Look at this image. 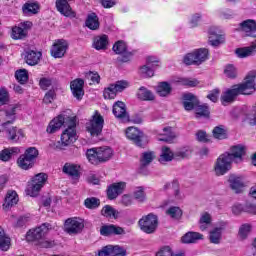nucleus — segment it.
<instances>
[{"label":"nucleus","mask_w":256,"mask_h":256,"mask_svg":"<svg viewBox=\"0 0 256 256\" xmlns=\"http://www.w3.org/2000/svg\"><path fill=\"white\" fill-rule=\"evenodd\" d=\"M12 39H24L27 37V30L23 29L21 26H15L12 28Z\"/></svg>","instance_id":"obj_48"},{"label":"nucleus","mask_w":256,"mask_h":256,"mask_svg":"<svg viewBox=\"0 0 256 256\" xmlns=\"http://www.w3.org/2000/svg\"><path fill=\"white\" fill-rule=\"evenodd\" d=\"M9 247H11V238L5 234L3 228H0V249L2 251H8Z\"/></svg>","instance_id":"obj_44"},{"label":"nucleus","mask_w":256,"mask_h":256,"mask_svg":"<svg viewBox=\"0 0 256 256\" xmlns=\"http://www.w3.org/2000/svg\"><path fill=\"white\" fill-rule=\"evenodd\" d=\"M8 139L13 143H19L25 135L23 134V130L18 129L17 127H11L7 130Z\"/></svg>","instance_id":"obj_35"},{"label":"nucleus","mask_w":256,"mask_h":256,"mask_svg":"<svg viewBox=\"0 0 256 256\" xmlns=\"http://www.w3.org/2000/svg\"><path fill=\"white\" fill-rule=\"evenodd\" d=\"M228 181L230 183L231 189L235 191V193H243V190L245 189V183L241 177L231 175Z\"/></svg>","instance_id":"obj_25"},{"label":"nucleus","mask_w":256,"mask_h":256,"mask_svg":"<svg viewBox=\"0 0 256 256\" xmlns=\"http://www.w3.org/2000/svg\"><path fill=\"white\" fill-rule=\"evenodd\" d=\"M199 223H200V229L202 231H205V229H207V227L211 225V214H209L208 212L202 213Z\"/></svg>","instance_id":"obj_47"},{"label":"nucleus","mask_w":256,"mask_h":256,"mask_svg":"<svg viewBox=\"0 0 256 256\" xmlns=\"http://www.w3.org/2000/svg\"><path fill=\"white\" fill-rule=\"evenodd\" d=\"M126 187H127V183L125 182H116V183L110 184L107 188L108 199L110 201H114V199H117L119 195H122Z\"/></svg>","instance_id":"obj_16"},{"label":"nucleus","mask_w":256,"mask_h":256,"mask_svg":"<svg viewBox=\"0 0 256 256\" xmlns=\"http://www.w3.org/2000/svg\"><path fill=\"white\" fill-rule=\"evenodd\" d=\"M62 132L61 140L54 143V149H58L59 151L65 149V147H69L71 143H75L77 141V119H69V125Z\"/></svg>","instance_id":"obj_3"},{"label":"nucleus","mask_w":256,"mask_h":256,"mask_svg":"<svg viewBox=\"0 0 256 256\" xmlns=\"http://www.w3.org/2000/svg\"><path fill=\"white\" fill-rule=\"evenodd\" d=\"M85 79L88 81H92V83H97L99 84L101 82V76H99V73L89 71L85 73Z\"/></svg>","instance_id":"obj_57"},{"label":"nucleus","mask_w":256,"mask_h":256,"mask_svg":"<svg viewBox=\"0 0 256 256\" xmlns=\"http://www.w3.org/2000/svg\"><path fill=\"white\" fill-rule=\"evenodd\" d=\"M155 256H173V250L169 246L161 248Z\"/></svg>","instance_id":"obj_62"},{"label":"nucleus","mask_w":256,"mask_h":256,"mask_svg":"<svg viewBox=\"0 0 256 256\" xmlns=\"http://www.w3.org/2000/svg\"><path fill=\"white\" fill-rule=\"evenodd\" d=\"M85 227V222L81 218H68L64 223V231L68 235H78Z\"/></svg>","instance_id":"obj_11"},{"label":"nucleus","mask_w":256,"mask_h":256,"mask_svg":"<svg viewBox=\"0 0 256 256\" xmlns=\"http://www.w3.org/2000/svg\"><path fill=\"white\" fill-rule=\"evenodd\" d=\"M127 87H129V82L125 80L112 83L104 89L103 97L104 99H115V97H117V93H122V91H125Z\"/></svg>","instance_id":"obj_10"},{"label":"nucleus","mask_w":256,"mask_h":256,"mask_svg":"<svg viewBox=\"0 0 256 256\" xmlns=\"http://www.w3.org/2000/svg\"><path fill=\"white\" fill-rule=\"evenodd\" d=\"M208 39L209 43L213 47H219V45H222V43H225V36L219 34V29L217 27H211L208 30Z\"/></svg>","instance_id":"obj_20"},{"label":"nucleus","mask_w":256,"mask_h":256,"mask_svg":"<svg viewBox=\"0 0 256 256\" xmlns=\"http://www.w3.org/2000/svg\"><path fill=\"white\" fill-rule=\"evenodd\" d=\"M255 83L256 70L251 71L246 76L245 82L236 84L232 86V88L223 92L221 96L222 105H229V103H233L238 95H252V93H255L256 91Z\"/></svg>","instance_id":"obj_1"},{"label":"nucleus","mask_w":256,"mask_h":256,"mask_svg":"<svg viewBox=\"0 0 256 256\" xmlns=\"http://www.w3.org/2000/svg\"><path fill=\"white\" fill-rule=\"evenodd\" d=\"M101 215L106 219H119V211L111 205H105L101 210Z\"/></svg>","instance_id":"obj_36"},{"label":"nucleus","mask_w":256,"mask_h":256,"mask_svg":"<svg viewBox=\"0 0 256 256\" xmlns=\"http://www.w3.org/2000/svg\"><path fill=\"white\" fill-rule=\"evenodd\" d=\"M146 65L152 67L153 69H155V67H159V58L155 56H148L146 58Z\"/></svg>","instance_id":"obj_61"},{"label":"nucleus","mask_w":256,"mask_h":256,"mask_svg":"<svg viewBox=\"0 0 256 256\" xmlns=\"http://www.w3.org/2000/svg\"><path fill=\"white\" fill-rule=\"evenodd\" d=\"M86 157L92 165H99V163H106L113 157V150L107 146L91 148L86 151Z\"/></svg>","instance_id":"obj_4"},{"label":"nucleus","mask_w":256,"mask_h":256,"mask_svg":"<svg viewBox=\"0 0 256 256\" xmlns=\"http://www.w3.org/2000/svg\"><path fill=\"white\" fill-rule=\"evenodd\" d=\"M130 140L137 145V147H144L147 145V137L137 127H129Z\"/></svg>","instance_id":"obj_17"},{"label":"nucleus","mask_w":256,"mask_h":256,"mask_svg":"<svg viewBox=\"0 0 256 256\" xmlns=\"http://www.w3.org/2000/svg\"><path fill=\"white\" fill-rule=\"evenodd\" d=\"M84 205L87 209H97L101 205V200L95 197L87 198L84 201Z\"/></svg>","instance_id":"obj_51"},{"label":"nucleus","mask_w":256,"mask_h":256,"mask_svg":"<svg viewBox=\"0 0 256 256\" xmlns=\"http://www.w3.org/2000/svg\"><path fill=\"white\" fill-rule=\"evenodd\" d=\"M134 197L137 201H145V192L143 191V187H138L136 189Z\"/></svg>","instance_id":"obj_63"},{"label":"nucleus","mask_w":256,"mask_h":256,"mask_svg":"<svg viewBox=\"0 0 256 256\" xmlns=\"http://www.w3.org/2000/svg\"><path fill=\"white\" fill-rule=\"evenodd\" d=\"M112 113L117 119H125L127 117V106L122 101H117L113 105Z\"/></svg>","instance_id":"obj_28"},{"label":"nucleus","mask_w":256,"mask_h":256,"mask_svg":"<svg viewBox=\"0 0 256 256\" xmlns=\"http://www.w3.org/2000/svg\"><path fill=\"white\" fill-rule=\"evenodd\" d=\"M16 111H17V108L15 106H12L4 111V113H5L4 121L5 122L2 123V127L4 129H7V125H13L15 123V119L17 118L15 116Z\"/></svg>","instance_id":"obj_32"},{"label":"nucleus","mask_w":256,"mask_h":256,"mask_svg":"<svg viewBox=\"0 0 256 256\" xmlns=\"http://www.w3.org/2000/svg\"><path fill=\"white\" fill-rule=\"evenodd\" d=\"M17 203H19V195H17V192L13 190L8 191L3 203V208L6 210L11 209V207H15Z\"/></svg>","instance_id":"obj_24"},{"label":"nucleus","mask_w":256,"mask_h":256,"mask_svg":"<svg viewBox=\"0 0 256 256\" xmlns=\"http://www.w3.org/2000/svg\"><path fill=\"white\" fill-rule=\"evenodd\" d=\"M84 85L85 81L81 78L75 79L70 83V89L73 97L78 99V101H81L83 99V95H85V90H83Z\"/></svg>","instance_id":"obj_19"},{"label":"nucleus","mask_w":256,"mask_h":256,"mask_svg":"<svg viewBox=\"0 0 256 256\" xmlns=\"http://www.w3.org/2000/svg\"><path fill=\"white\" fill-rule=\"evenodd\" d=\"M104 125L105 119L98 111H95L94 115L86 123V131L90 133L91 137H100L103 133Z\"/></svg>","instance_id":"obj_5"},{"label":"nucleus","mask_w":256,"mask_h":256,"mask_svg":"<svg viewBox=\"0 0 256 256\" xmlns=\"http://www.w3.org/2000/svg\"><path fill=\"white\" fill-rule=\"evenodd\" d=\"M39 157V150L35 147H30L26 149L24 154H22L18 158V166L20 169H24L27 171V169H31L33 165H35V160Z\"/></svg>","instance_id":"obj_6"},{"label":"nucleus","mask_w":256,"mask_h":256,"mask_svg":"<svg viewBox=\"0 0 256 256\" xmlns=\"http://www.w3.org/2000/svg\"><path fill=\"white\" fill-rule=\"evenodd\" d=\"M173 91V87L168 82H160L156 87V93L159 97H169Z\"/></svg>","instance_id":"obj_34"},{"label":"nucleus","mask_w":256,"mask_h":256,"mask_svg":"<svg viewBox=\"0 0 256 256\" xmlns=\"http://www.w3.org/2000/svg\"><path fill=\"white\" fill-rule=\"evenodd\" d=\"M233 215H241L242 213H256V206L253 204H249L243 206L241 204H234L232 206Z\"/></svg>","instance_id":"obj_31"},{"label":"nucleus","mask_w":256,"mask_h":256,"mask_svg":"<svg viewBox=\"0 0 256 256\" xmlns=\"http://www.w3.org/2000/svg\"><path fill=\"white\" fill-rule=\"evenodd\" d=\"M140 229L144 233H154L157 229V216L148 214L146 217L139 220Z\"/></svg>","instance_id":"obj_15"},{"label":"nucleus","mask_w":256,"mask_h":256,"mask_svg":"<svg viewBox=\"0 0 256 256\" xmlns=\"http://www.w3.org/2000/svg\"><path fill=\"white\" fill-rule=\"evenodd\" d=\"M127 255V252L125 249L119 246H113L111 245V256H125Z\"/></svg>","instance_id":"obj_58"},{"label":"nucleus","mask_w":256,"mask_h":256,"mask_svg":"<svg viewBox=\"0 0 256 256\" xmlns=\"http://www.w3.org/2000/svg\"><path fill=\"white\" fill-rule=\"evenodd\" d=\"M240 31L247 37H256V21L253 19L244 20L240 23Z\"/></svg>","instance_id":"obj_21"},{"label":"nucleus","mask_w":256,"mask_h":256,"mask_svg":"<svg viewBox=\"0 0 256 256\" xmlns=\"http://www.w3.org/2000/svg\"><path fill=\"white\" fill-rule=\"evenodd\" d=\"M67 49H69V43L66 40L59 39L56 40L51 49L50 53L54 59H61L65 57V53H67Z\"/></svg>","instance_id":"obj_13"},{"label":"nucleus","mask_w":256,"mask_h":256,"mask_svg":"<svg viewBox=\"0 0 256 256\" xmlns=\"http://www.w3.org/2000/svg\"><path fill=\"white\" fill-rule=\"evenodd\" d=\"M69 119H75V117H70L65 114H60L58 117L54 118L48 125L46 131L47 133L53 134L57 133L59 129L67 127L69 125Z\"/></svg>","instance_id":"obj_12"},{"label":"nucleus","mask_w":256,"mask_h":256,"mask_svg":"<svg viewBox=\"0 0 256 256\" xmlns=\"http://www.w3.org/2000/svg\"><path fill=\"white\" fill-rule=\"evenodd\" d=\"M15 77L20 85H25L29 81V72L26 69H20L15 72Z\"/></svg>","instance_id":"obj_46"},{"label":"nucleus","mask_w":256,"mask_h":256,"mask_svg":"<svg viewBox=\"0 0 256 256\" xmlns=\"http://www.w3.org/2000/svg\"><path fill=\"white\" fill-rule=\"evenodd\" d=\"M224 75L229 77V79H235V77H237V68H235L232 64H228L224 69Z\"/></svg>","instance_id":"obj_56"},{"label":"nucleus","mask_w":256,"mask_h":256,"mask_svg":"<svg viewBox=\"0 0 256 256\" xmlns=\"http://www.w3.org/2000/svg\"><path fill=\"white\" fill-rule=\"evenodd\" d=\"M174 156L175 154L171 151V148L163 146L159 161L160 163H167L168 161H173Z\"/></svg>","instance_id":"obj_42"},{"label":"nucleus","mask_w":256,"mask_h":256,"mask_svg":"<svg viewBox=\"0 0 256 256\" xmlns=\"http://www.w3.org/2000/svg\"><path fill=\"white\" fill-rule=\"evenodd\" d=\"M155 152L153 151H145L141 154L140 157V163L142 165V167H147V165H151V163H153V161L155 160Z\"/></svg>","instance_id":"obj_38"},{"label":"nucleus","mask_w":256,"mask_h":256,"mask_svg":"<svg viewBox=\"0 0 256 256\" xmlns=\"http://www.w3.org/2000/svg\"><path fill=\"white\" fill-rule=\"evenodd\" d=\"M69 1L72 0H56V9L64 15L65 17H71L73 11L71 10V5H69Z\"/></svg>","instance_id":"obj_26"},{"label":"nucleus","mask_w":256,"mask_h":256,"mask_svg":"<svg viewBox=\"0 0 256 256\" xmlns=\"http://www.w3.org/2000/svg\"><path fill=\"white\" fill-rule=\"evenodd\" d=\"M42 53L40 51L35 50H28L25 52V62L27 65H30L31 67L38 65L39 61H41Z\"/></svg>","instance_id":"obj_22"},{"label":"nucleus","mask_w":256,"mask_h":256,"mask_svg":"<svg viewBox=\"0 0 256 256\" xmlns=\"http://www.w3.org/2000/svg\"><path fill=\"white\" fill-rule=\"evenodd\" d=\"M235 53L240 59H245V57H251V55H255L256 40L252 43L251 46L236 49Z\"/></svg>","instance_id":"obj_29"},{"label":"nucleus","mask_w":256,"mask_h":256,"mask_svg":"<svg viewBox=\"0 0 256 256\" xmlns=\"http://www.w3.org/2000/svg\"><path fill=\"white\" fill-rule=\"evenodd\" d=\"M112 51L119 55L117 57L118 63H127L129 61V51L127 50V43L123 42V40L117 41L113 47Z\"/></svg>","instance_id":"obj_14"},{"label":"nucleus","mask_w":256,"mask_h":256,"mask_svg":"<svg viewBox=\"0 0 256 256\" xmlns=\"http://www.w3.org/2000/svg\"><path fill=\"white\" fill-rule=\"evenodd\" d=\"M166 213L169 215V217H172V219H179L181 218V215H183V212L181 211V208L179 207H170Z\"/></svg>","instance_id":"obj_55"},{"label":"nucleus","mask_w":256,"mask_h":256,"mask_svg":"<svg viewBox=\"0 0 256 256\" xmlns=\"http://www.w3.org/2000/svg\"><path fill=\"white\" fill-rule=\"evenodd\" d=\"M53 229V226H51L50 223H43L39 227L29 230L26 234V240L31 241H41V239H44V237H47V233Z\"/></svg>","instance_id":"obj_9"},{"label":"nucleus","mask_w":256,"mask_h":256,"mask_svg":"<svg viewBox=\"0 0 256 256\" xmlns=\"http://www.w3.org/2000/svg\"><path fill=\"white\" fill-rule=\"evenodd\" d=\"M54 100H55V90H49L43 98V103H45L46 105H49V103H53Z\"/></svg>","instance_id":"obj_60"},{"label":"nucleus","mask_w":256,"mask_h":256,"mask_svg":"<svg viewBox=\"0 0 256 256\" xmlns=\"http://www.w3.org/2000/svg\"><path fill=\"white\" fill-rule=\"evenodd\" d=\"M137 97L141 101H153V99H155L153 92H151L149 89H147L143 86L139 88Z\"/></svg>","instance_id":"obj_41"},{"label":"nucleus","mask_w":256,"mask_h":256,"mask_svg":"<svg viewBox=\"0 0 256 256\" xmlns=\"http://www.w3.org/2000/svg\"><path fill=\"white\" fill-rule=\"evenodd\" d=\"M243 155H245V146L238 144L232 146L230 149V153H224L220 155L215 164H214V172L218 177L221 175H225L228 171H231V163L233 161H242Z\"/></svg>","instance_id":"obj_2"},{"label":"nucleus","mask_w":256,"mask_h":256,"mask_svg":"<svg viewBox=\"0 0 256 256\" xmlns=\"http://www.w3.org/2000/svg\"><path fill=\"white\" fill-rule=\"evenodd\" d=\"M109 45V36L103 34L100 36H96L93 41V47L96 49V51H104L107 49V46Z\"/></svg>","instance_id":"obj_30"},{"label":"nucleus","mask_w":256,"mask_h":256,"mask_svg":"<svg viewBox=\"0 0 256 256\" xmlns=\"http://www.w3.org/2000/svg\"><path fill=\"white\" fill-rule=\"evenodd\" d=\"M203 239V234L198 232H187L181 239L182 243H197Z\"/></svg>","instance_id":"obj_37"},{"label":"nucleus","mask_w":256,"mask_h":256,"mask_svg":"<svg viewBox=\"0 0 256 256\" xmlns=\"http://www.w3.org/2000/svg\"><path fill=\"white\" fill-rule=\"evenodd\" d=\"M252 228L251 224H242L239 228L238 237L242 240L247 239Z\"/></svg>","instance_id":"obj_49"},{"label":"nucleus","mask_w":256,"mask_h":256,"mask_svg":"<svg viewBox=\"0 0 256 256\" xmlns=\"http://www.w3.org/2000/svg\"><path fill=\"white\" fill-rule=\"evenodd\" d=\"M207 59H209V50L200 48L194 52L186 54L183 61L185 65H201V63H204Z\"/></svg>","instance_id":"obj_8"},{"label":"nucleus","mask_w":256,"mask_h":256,"mask_svg":"<svg viewBox=\"0 0 256 256\" xmlns=\"http://www.w3.org/2000/svg\"><path fill=\"white\" fill-rule=\"evenodd\" d=\"M20 150L17 147H12V148H6L0 152V160L1 161H9L11 159L12 155H17Z\"/></svg>","instance_id":"obj_45"},{"label":"nucleus","mask_w":256,"mask_h":256,"mask_svg":"<svg viewBox=\"0 0 256 256\" xmlns=\"http://www.w3.org/2000/svg\"><path fill=\"white\" fill-rule=\"evenodd\" d=\"M177 137L175 132H173V128L164 127L162 132L159 133L158 141H164L165 143H173V139Z\"/></svg>","instance_id":"obj_33"},{"label":"nucleus","mask_w":256,"mask_h":256,"mask_svg":"<svg viewBox=\"0 0 256 256\" xmlns=\"http://www.w3.org/2000/svg\"><path fill=\"white\" fill-rule=\"evenodd\" d=\"M173 82L178 83V85H182L183 87H197V85H199V80L183 77L175 78Z\"/></svg>","instance_id":"obj_39"},{"label":"nucleus","mask_w":256,"mask_h":256,"mask_svg":"<svg viewBox=\"0 0 256 256\" xmlns=\"http://www.w3.org/2000/svg\"><path fill=\"white\" fill-rule=\"evenodd\" d=\"M215 139H227V130L225 126H216L213 130Z\"/></svg>","instance_id":"obj_50"},{"label":"nucleus","mask_w":256,"mask_h":256,"mask_svg":"<svg viewBox=\"0 0 256 256\" xmlns=\"http://www.w3.org/2000/svg\"><path fill=\"white\" fill-rule=\"evenodd\" d=\"M63 173L69 175V177H73V179H79L81 166L79 164L66 163L62 168Z\"/></svg>","instance_id":"obj_23"},{"label":"nucleus","mask_w":256,"mask_h":256,"mask_svg":"<svg viewBox=\"0 0 256 256\" xmlns=\"http://www.w3.org/2000/svg\"><path fill=\"white\" fill-rule=\"evenodd\" d=\"M39 247H42L43 249H51L53 245H55V242L52 240H47V238H42L38 242Z\"/></svg>","instance_id":"obj_59"},{"label":"nucleus","mask_w":256,"mask_h":256,"mask_svg":"<svg viewBox=\"0 0 256 256\" xmlns=\"http://www.w3.org/2000/svg\"><path fill=\"white\" fill-rule=\"evenodd\" d=\"M111 245H107L98 251V256H111Z\"/></svg>","instance_id":"obj_64"},{"label":"nucleus","mask_w":256,"mask_h":256,"mask_svg":"<svg viewBox=\"0 0 256 256\" xmlns=\"http://www.w3.org/2000/svg\"><path fill=\"white\" fill-rule=\"evenodd\" d=\"M196 117H209V106L207 105H198L195 108Z\"/></svg>","instance_id":"obj_53"},{"label":"nucleus","mask_w":256,"mask_h":256,"mask_svg":"<svg viewBox=\"0 0 256 256\" xmlns=\"http://www.w3.org/2000/svg\"><path fill=\"white\" fill-rule=\"evenodd\" d=\"M140 75L144 78L153 77L155 75V68L146 64L140 68Z\"/></svg>","instance_id":"obj_52"},{"label":"nucleus","mask_w":256,"mask_h":256,"mask_svg":"<svg viewBox=\"0 0 256 256\" xmlns=\"http://www.w3.org/2000/svg\"><path fill=\"white\" fill-rule=\"evenodd\" d=\"M100 235L111 237L113 235H125V229L115 224H106L100 227Z\"/></svg>","instance_id":"obj_18"},{"label":"nucleus","mask_w":256,"mask_h":256,"mask_svg":"<svg viewBox=\"0 0 256 256\" xmlns=\"http://www.w3.org/2000/svg\"><path fill=\"white\" fill-rule=\"evenodd\" d=\"M183 106L186 111H192V109H196L197 103V96L193 95L192 93H186L183 95Z\"/></svg>","instance_id":"obj_27"},{"label":"nucleus","mask_w":256,"mask_h":256,"mask_svg":"<svg viewBox=\"0 0 256 256\" xmlns=\"http://www.w3.org/2000/svg\"><path fill=\"white\" fill-rule=\"evenodd\" d=\"M86 27L92 31H97V29H99V17H97V14L91 13L88 15L86 19Z\"/></svg>","instance_id":"obj_40"},{"label":"nucleus","mask_w":256,"mask_h":256,"mask_svg":"<svg viewBox=\"0 0 256 256\" xmlns=\"http://www.w3.org/2000/svg\"><path fill=\"white\" fill-rule=\"evenodd\" d=\"M210 241L211 243L218 244L221 241V228H215L210 232Z\"/></svg>","instance_id":"obj_54"},{"label":"nucleus","mask_w":256,"mask_h":256,"mask_svg":"<svg viewBox=\"0 0 256 256\" xmlns=\"http://www.w3.org/2000/svg\"><path fill=\"white\" fill-rule=\"evenodd\" d=\"M24 15H37L39 13L38 3H25L22 7Z\"/></svg>","instance_id":"obj_43"},{"label":"nucleus","mask_w":256,"mask_h":256,"mask_svg":"<svg viewBox=\"0 0 256 256\" xmlns=\"http://www.w3.org/2000/svg\"><path fill=\"white\" fill-rule=\"evenodd\" d=\"M45 183H47V174L39 173L36 174L32 180L28 183L26 188V193L30 197H37L39 195L41 189L45 187Z\"/></svg>","instance_id":"obj_7"}]
</instances>
